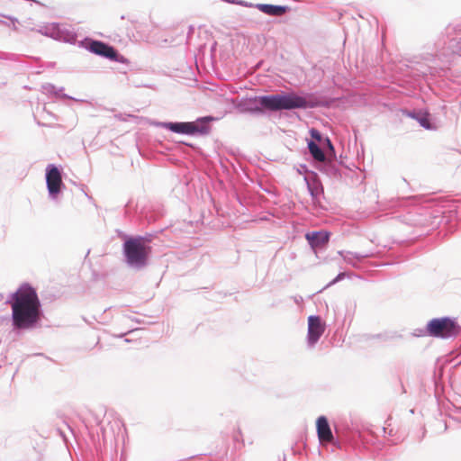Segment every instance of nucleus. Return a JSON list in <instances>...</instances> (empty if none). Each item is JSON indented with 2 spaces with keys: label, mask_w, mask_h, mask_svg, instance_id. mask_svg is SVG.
I'll use <instances>...</instances> for the list:
<instances>
[{
  "label": "nucleus",
  "mask_w": 461,
  "mask_h": 461,
  "mask_svg": "<svg viewBox=\"0 0 461 461\" xmlns=\"http://www.w3.org/2000/svg\"><path fill=\"white\" fill-rule=\"evenodd\" d=\"M11 308L13 324L17 329L33 328L41 319V301L36 290L28 285H21L12 295Z\"/></svg>",
  "instance_id": "obj_1"
},
{
  "label": "nucleus",
  "mask_w": 461,
  "mask_h": 461,
  "mask_svg": "<svg viewBox=\"0 0 461 461\" xmlns=\"http://www.w3.org/2000/svg\"><path fill=\"white\" fill-rule=\"evenodd\" d=\"M257 7L262 13L273 16H280L286 12V7L281 5L260 4L258 5Z\"/></svg>",
  "instance_id": "obj_11"
},
{
  "label": "nucleus",
  "mask_w": 461,
  "mask_h": 461,
  "mask_svg": "<svg viewBox=\"0 0 461 461\" xmlns=\"http://www.w3.org/2000/svg\"><path fill=\"white\" fill-rule=\"evenodd\" d=\"M419 122L420 123V125L426 129H430V123H429V120L428 118V114L420 117V118H417Z\"/></svg>",
  "instance_id": "obj_13"
},
{
  "label": "nucleus",
  "mask_w": 461,
  "mask_h": 461,
  "mask_svg": "<svg viewBox=\"0 0 461 461\" xmlns=\"http://www.w3.org/2000/svg\"><path fill=\"white\" fill-rule=\"evenodd\" d=\"M110 423L115 426L119 431L122 429V427H123L122 421L118 418H113Z\"/></svg>",
  "instance_id": "obj_14"
},
{
  "label": "nucleus",
  "mask_w": 461,
  "mask_h": 461,
  "mask_svg": "<svg viewBox=\"0 0 461 461\" xmlns=\"http://www.w3.org/2000/svg\"><path fill=\"white\" fill-rule=\"evenodd\" d=\"M258 102L265 109L269 111L304 108L307 105L306 99L294 93L260 96Z\"/></svg>",
  "instance_id": "obj_2"
},
{
  "label": "nucleus",
  "mask_w": 461,
  "mask_h": 461,
  "mask_svg": "<svg viewBox=\"0 0 461 461\" xmlns=\"http://www.w3.org/2000/svg\"><path fill=\"white\" fill-rule=\"evenodd\" d=\"M308 148H309L310 153L314 158V159H316L317 161H320V162H322L325 160V155H324L323 151L319 148V146L315 142L310 141L308 143Z\"/></svg>",
  "instance_id": "obj_12"
},
{
  "label": "nucleus",
  "mask_w": 461,
  "mask_h": 461,
  "mask_svg": "<svg viewBox=\"0 0 461 461\" xmlns=\"http://www.w3.org/2000/svg\"><path fill=\"white\" fill-rule=\"evenodd\" d=\"M325 141L327 142L328 148L333 151V145L331 144L330 140L329 139H326Z\"/></svg>",
  "instance_id": "obj_16"
},
{
  "label": "nucleus",
  "mask_w": 461,
  "mask_h": 461,
  "mask_svg": "<svg viewBox=\"0 0 461 461\" xmlns=\"http://www.w3.org/2000/svg\"><path fill=\"white\" fill-rule=\"evenodd\" d=\"M460 331L457 323L450 318L432 319L427 324V333L436 338L447 339L456 336Z\"/></svg>",
  "instance_id": "obj_4"
},
{
  "label": "nucleus",
  "mask_w": 461,
  "mask_h": 461,
  "mask_svg": "<svg viewBox=\"0 0 461 461\" xmlns=\"http://www.w3.org/2000/svg\"><path fill=\"white\" fill-rule=\"evenodd\" d=\"M316 427L318 438L321 444H327L332 441L333 435L326 417H319L316 421Z\"/></svg>",
  "instance_id": "obj_8"
},
{
  "label": "nucleus",
  "mask_w": 461,
  "mask_h": 461,
  "mask_svg": "<svg viewBox=\"0 0 461 461\" xmlns=\"http://www.w3.org/2000/svg\"><path fill=\"white\" fill-rule=\"evenodd\" d=\"M166 128L177 133L194 134L198 131V127L194 122H168Z\"/></svg>",
  "instance_id": "obj_10"
},
{
  "label": "nucleus",
  "mask_w": 461,
  "mask_h": 461,
  "mask_svg": "<svg viewBox=\"0 0 461 461\" xmlns=\"http://www.w3.org/2000/svg\"><path fill=\"white\" fill-rule=\"evenodd\" d=\"M150 248L146 246L141 238L129 239L124 243L127 262L137 267L146 265Z\"/></svg>",
  "instance_id": "obj_3"
},
{
  "label": "nucleus",
  "mask_w": 461,
  "mask_h": 461,
  "mask_svg": "<svg viewBox=\"0 0 461 461\" xmlns=\"http://www.w3.org/2000/svg\"><path fill=\"white\" fill-rule=\"evenodd\" d=\"M306 240L313 249L322 248L330 239V233L324 230L308 232L305 235Z\"/></svg>",
  "instance_id": "obj_9"
},
{
  "label": "nucleus",
  "mask_w": 461,
  "mask_h": 461,
  "mask_svg": "<svg viewBox=\"0 0 461 461\" xmlns=\"http://www.w3.org/2000/svg\"><path fill=\"white\" fill-rule=\"evenodd\" d=\"M89 50L99 56H103L111 60L120 61L119 55L117 51L108 44L99 41H94L90 43Z\"/></svg>",
  "instance_id": "obj_6"
},
{
  "label": "nucleus",
  "mask_w": 461,
  "mask_h": 461,
  "mask_svg": "<svg viewBox=\"0 0 461 461\" xmlns=\"http://www.w3.org/2000/svg\"><path fill=\"white\" fill-rule=\"evenodd\" d=\"M46 183L50 194L57 197L63 185L61 173L54 165H49L46 169Z\"/></svg>",
  "instance_id": "obj_5"
},
{
  "label": "nucleus",
  "mask_w": 461,
  "mask_h": 461,
  "mask_svg": "<svg viewBox=\"0 0 461 461\" xmlns=\"http://www.w3.org/2000/svg\"><path fill=\"white\" fill-rule=\"evenodd\" d=\"M310 133H311V136L312 137V139L319 140V141L321 140V135L318 130L312 129Z\"/></svg>",
  "instance_id": "obj_15"
},
{
  "label": "nucleus",
  "mask_w": 461,
  "mask_h": 461,
  "mask_svg": "<svg viewBox=\"0 0 461 461\" xmlns=\"http://www.w3.org/2000/svg\"><path fill=\"white\" fill-rule=\"evenodd\" d=\"M106 432H107V428H104V429H103V433H104V435H105V434H106Z\"/></svg>",
  "instance_id": "obj_17"
},
{
  "label": "nucleus",
  "mask_w": 461,
  "mask_h": 461,
  "mask_svg": "<svg viewBox=\"0 0 461 461\" xmlns=\"http://www.w3.org/2000/svg\"><path fill=\"white\" fill-rule=\"evenodd\" d=\"M325 325L319 316H310L308 318V338L312 344H314L322 335Z\"/></svg>",
  "instance_id": "obj_7"
}]
</instances>
